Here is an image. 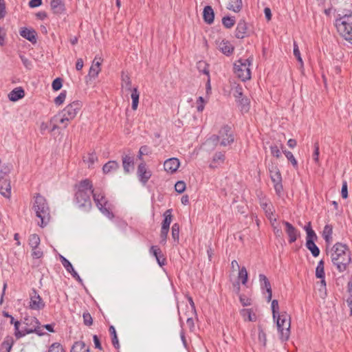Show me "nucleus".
Masks as SVG:
<instances>
[{
    "label": "nucleus",
    "instance_id": "11",
    "mask_svg": "<svg viewBox=\"0 0 352 352\" xmlns=\"http://www.w3.org/2000/svg\"><path fill=\"white\" fill-rule=\"evenodd\" d=\"M45 306V303L37 293V292L33 289L30 294V300L29 302V307L32 310L40 311L43 309Z\"/></svg>",
    "mask_w": 352,
    "mask_h": 352
},
{
    "label": "nucleus",
    "instance_id": "38",
    "mask_svg": "<svg viewBox=\"0 0 352 352\" xmlns=\"http://www.w3.org/2000/svg\"><path fill=\"white\" fill-rule=\"evenodd\" d=\"M280 148L282 149L283 153L285 154L287 159L291 162L292 166L294 168H298V162H297V160L295 159L292 153L289 151L284 150L283 146L282 144L280 146Z\"/></svg>",
    "mask_w": 352,
    "mask_h": 352
},
{
    "label": "nucleus",
    "instance_id": "59",
    "mask_svg": "<svg viewBox=\"0 0 352 352\" xmlns=\"http://www.w3.org/2000/svg\"><path fill=\"white\" fill-rule=\"evenodd\" d=\"M43 255V252L38 248H32V256L34 258H40Z\"/></svg>",
    "mask_w": 352,
    "mask_h": 352
},
{
    "label": "nucleus",
    "instance_id": "56",
    "mask_svg": "<svg viewBox=\"0 0 352 352\" xmlns=\"http://www.w3.org/2000/svg\"><path fill=\"white\" fill-rule=\"evenodd\" d=\"M198 69L201 71L204 74L209 76L208 65L205 62H199Z\"/></svg>",
    "mask_w": 352,
    "mask_h": 352
},
{
    "label": "nucleus",
    "instance_id": "39",
    "mask_svg": "<svg viewBox=\"0 0 352 352\" xmlns=\"http://www.w3.org/2000/svg\"><path fill=\"white\" fill-rule=\"evenodd\" d=\"M109 331L112 337L111 338H112V344H113V346L116 349H119L120 344H119L118 338V336L116 334V331L115 327L112 325L110 326Z\"/></svg>",
    "mask_w": 352,
    "mask_h": 352
},
{
    "label": "nucleus",
    "instance_id": "60",
    "mask_svg": "<svg viewBox=\"0 0 352 352\" xmlns=\"http://www.w3.org/2000/svg\"><path fill=\"white\" fill-rule=\"evenodd\" d=\"M6 13L5 0H0V19L4 18Z\"/></svg>",
    "mask_w": 352,
    "mask_h": 352
},
{
    "label": "nucleus",
    "instance_id": "21",
    "mask_svg": "<svg viewBox=\"0 0 352 352\" xmlns=\"http://www.w3.org/2000/svg\"><path fill=\"white\" fill-rule=\"evenodd\" d=\"M203 18L204 21L208 24H212L214 22V13L210 6H206L204 8Z\"/></svg>",
    "mask_w": 352,
    "mask_h": 352
},
{
    "label": "nucleus",
    "instance_id": "50",
    "mask_svg": "<svg viewBox=\"0 0 352 352\" xmlns=\"http://www.w3.org/2000/svg\"><path fill=\"white\" fill-rule=\"evenodd\" d=\"M48 352H65V351L60 343L55 342L50 346Z\"/></svg>",
    "mask_w": 352,
    "mask_h": 352
},
{
    "label": "nucleus",
    "instance_id": "51",
    "mask_svg": "<svg viewBox=\"0 0 352 352\" xmlns=\"http://www.w3.org/2000/svg\"><path fill=\"white\" fill-rule=\"evenodd\" d=\"M83 322L86 326H91L93 324V318L89 312H85L82 315Z\"/></svg>",
    "mask_w": 352,
    "mask_h": 352
},
{
    "label": "nucleus",
    "instance_id": "3",
    "mask_svg": "<svg viewBox=\"0 0 352 352\" xmlns=\"http://www.w3.org/2000/svg\"><path fill=\"white\" fill-rule=\"evenodd\" d=\"M32 209L36 217L41 219V222H38V224L42 228L45 226L50 220V207L45 198L40 194H37L34 197Z\"/></svg>",
    "mask_w": 352,
    "mask_h": 352
},
{
    "label": "nucleus",
    "instance_id": "52",
    "mask_svg": "<svg viewBox=\"0 0 352 352\" xmlns=\"http://www.w3.org/2000/svg\"><path fill=\"white\" fill-rule=\"evenodd\" d=\"M66 98V91H62L56 98L54 99V103L56 105L62 104Z\"/></svg>",
    "mask_w": 352,
    "mask_h": 352
},
{
    "label": "nucleus",
    "instance_id": "22",
    "mask_svg": "<svg viewBox=\"0 0 352 352\" xmlns=\"http://www.w3.org/2000/svg\"><path fill=\"white\" fill-rule=\"evenodd\" d=\"M71 121V120H69L67 117L64 116L61 113L55 115L51 118V122H58V124H62L61 127L63 128H66Z\"/></svg>",
    "mask_w": 352,
    "mask_h": 352
},
{
    "label": "nucleus",
    "instance_id": "16",
    "mask_svg": "<svg viewBox=\"0 0 352 352\" xmlns=\"http://www.w3.org/2000/svg\"><path fill=\"white\" fill-rule=\"evenodd\" d=\"M179 160L176 157L166 160L164 163V170L169 173H174L179 167Z\"/></svg>",
    "mask_w": 352,
    "mask_h": 352
},
{
    "label": "nucleus",
    "instance_id": "33",
    "mask_svg": "<svg viewBox=\"0 0 352 352\" xmlns=\"http://www.w3.org/2000/svg\"><path fill=\"white\" fill-rule=\"evenodd\" d=\"M237 102L240 107V109L243 113H247L250 109V100L248 98L243 97L238 99Z\"/></svg>",
    "mask_w": 352,
    "mask_h": 352
},
{
    "label": "nucleus",
    "instance_id": "26",
    "mask_svg": "<svg viewBox=\"0 0 352 352\" xmlns=\"http://www.w3.org/2000/svg\"><path fill=\"white\" fill-rule=\"evenodd\" d=\"M119 168V164L116 161H109L106 163L102 168L104 174L117 170Z\"/></svg>",
    "mask_w": 352,
    "mask_h": 352
},
{
    "label": "nucleus",
    "instance_id": "53",
    "mask_svg": "<svg viewBox=\"0 0 352 352\" xmlns=\"http://www.w3.org/2000/svg\"><path fill=\"white\" fill-rule=\"evenodd\" d=\"M10 168L7 165H3L0 168V180L6 179L5 177L10 173Z\"/></svg>",
    "mask_w": 352,
    "mask_h": 352
},
{
    "label": "nucleus",
    "instance_id": "34",
    "mask_svg": "<svg viewBox=\"0 0 352 352\" xmlns=\"http://www.w3.org/2000/svg\"><path fill=\"white\" fill-rule=\"evenodd\" d=\"M122 87L127 91H132L131 80L129 76L124 72L122 73Z\"/></svg>",
    "mask_w": 352,
    "mask_h": 352
},
{
    "label": "nucleus",
    "instance_id": "36",
    "mask_svg": "<svg viewBox=\"0 0 352 352\" xmlns=\"http://www.w3.org/2000/svg\"><path fill=\"white\" fill-rule=\"evenodd\" d=\"M259 281L261 283V287L265 288L267 292L272 291L271 284L265 275L262 274H259Z\"/></svg>",
    "mask_w": 352,
    "mask_h": 352
},
{
    "label": "nucleus",
    "instance_id": "17",
    "mask_svg": "<svg viewBox=\"0 0 352 352\" xmlns=\"http://www.w3.org/2000/svg\"><path fill=\"white\" fill-rule=\"evenodd\" d=\"M150 253L156 258L157 263L162 267L166 263V259L162 254L160 248L157 245H153L150 248Z\"/></svg>",
    "mask_w": 352,
    "mask_h": 352
},
{
    "label": "nucleus",
    "instance_id": "15",
    "mask_svg": "<svg viewBox=\"0 0 352 352\" xmlns=\"http://www.w3.org/2000/svg\"><path fill=\"white\" fill-rule=\"evenodd\" d=\"M249 36V30L248 28V23L245 20L241 19L236 25L235 30V36L237 38L242 39Z\"/></svg>",
    "mask_w": 352,
    "mask_h": 352
},
{
    "label": "nucleus",
    "instance_id": "32",
    "mask_svg": "<svg viewBox=\"0 0 352 352\" xmlns=\"http://www.w3.org/2000/svg\"><path fill=\"white\" fill-rule=\"evenodd\" d=\"M131 91V97L132 99L131 108L133 110L135 111L138 109V103H139L140 94L136 87L133 88V90Z\"/></svg>",
    "mask_w": 352,
    "mask_h": 352
},
{
    "label": "nucleus",
    "instance_id": "41",
    "mask_svg": "<svg viewBox=\"0 0 352 352\" xmlns=\"http://www.w3.org/2000/svg\"><path fill=\"white\" fill-rule=\"evenodd\" d=\"M238 278L241 280L243 285H245L247 283L248 275L245 267H242L239 270Z\"/></svg>",
    "mask_w": 352,
    "mask_h": 352
},
{
    "label": "nucleus",
    "instance_id": "5",
    "mask_svg": "<svg viewBox=\"0 0 352 352\" xmlns=\"http://www.w3.org/2000/svg\"><path fill=\"white\" fill-rule=\"evenodd\" d=\"M253 61V57L248 58H240L234 64V72L242 81H246L251 78V69L250 68Z\"/></svg>",
    "mask_w": 352,
    "mask_h": 352
},
{
    "label": "nucleus",
    "instance_id": "29",
    "mask_svg": "<svg viewBox=\"0 0 352 352\" xmlns=\"http://www.w3.org/2000/svg\"><path fill=\"white\" fill-rule=\"evenodd\" d=\"M70 352H89V349L86 347L84 342L78 341L74 344Z\"/></svg>",
    "mask_w": 352,
    "mask_h": 352
},
{
    "label": "nucleus",
    "instance_id": "49",
    "mask_svg": "<svg viewBox=\"0 0 352 352\" xmlns=\"http://www.w3.org/2000/svg\"><path fill=\"white\" fill-rule=\"evenodd\" d=\"M272 310L273 318L275 320L276 318V315L280 314V313H279V306H278V302L277 300H273L272 301Z\"/></svg>",
    "mask_w": 352,
    "mask_h": 352
},
{
    "label": "nucleus",
    "instance_id": "57",
    "mask_svg": "<svg viewBox=\"0 0 352 352\" xmlns=\"http://www.w3.org/2000/svg\"><path fill=\"white\" fill-rule=\"evenodd\" d=\"M270 151L271 154L276 158H279L281 156V153L277 145H272L270 146Z\"/></svg>",
    "mask_w": 352,
    "mask_h": 352
},
{
    "label": "nucleus",
    "instance_id": "1",
    "mask_svg": "<svg viewBox=\"0 0 352 352\" xmlns=\"http://www.w3.org/2000/svg\"><path fill=\"white\" fill-rule=\"evenodd\" d=\"M74 200L79 208L89 210L91 207L90 195L93 193V185L90 180H82L76 185Z\"/></svg>",
    "mask_w": 352,
    "mask_h": 352
},
{
    "label": "nucleus",
    "instance_id": "30",
    "mask_svg": "<svg viewBox=\"0 0 352 352\" xmlns=\"http://www.w3.org/2000/svg\"><path fill=\"white\" fill-rule=\"evenodd\" d=\"M13 343L12 338L7 337L1 344L0 352H10Z\"/></svg>",
    "mask_w": 352,
    "mask_h": 352
},
{
    "label": "nucleus",
    "instance_id": "46",
    "mask_svg": "<svg viewBox=\"0 0 352 352\" xmlns=\"http://www.w3.org/2000/svg\"><path fill=\"white\" fill-rule=\"evenodd\" d=\"M172 237L175 241L178 242L179 236V225L177 223L172 226Z\"/></svg>",
    "mask_w": 352,
    "mask_h": 352
},
{
    "label": "nucleus",
    "instance_id": "31",
    "mask_svg": "<svg viewBox=\"0 0 352 352\" xmlns=\"http://www.w3.org/2000/svg\"><path fill=\"white\" fill-rule=\"evenodd\" d=\"M122 166L126 173L130 172V167L133 166V158L129 155L122 157Z\"/></svg>",
    "mask_w": 352,
    "mask_h": 352
},
{
    "label": "nucleus",
    "instance_id": "24",
    "mask_svg": "<svg viewBox=\"0 0 352 352\" xmlns=\"http://www.w3.org/2000/svg\"><path fill=\"white\" fill-rule=\"evenodd\" d=\"M25 92L23 88L16 87L8 95L9 99L11 101H17L18 100L23 98Z\"/></svg>",
    "mask_w": 352,
    "mask_h": 352
},
{
    "label": "nucleus",
    "instance_id": "4",
    "mask_svg": "<svg viewBox=\"0 0 352 352\" xmlns=\"http://www.w3.org/2000/svg\"><path fill=\"white\" fill-rule=\"evenodd\" d=\"M338 33L352 44V12H349L336 20Z\"/></svg>",
    "mask_w": 352,
    "mask_h": 352
},
{
    "label": "nucleus",
    "instance_id": "42",
    "mask_svg": "<svg viewBox=\"0 0 352 352\" xmlns=\"http://www.w3.org/2000/svg\"><path fill=\"white\" fill-rule=\"evenodd\" d=\"M316 276L318 278H324V262L322 260L319 261L316 267Z\"/></svg>",
    "mask_w": 352,
    "mask_h": 352
},
{
    "label": "nucleus",
    "instance_id": "54",
    "mask_svg": "<svg viewBox=\"0 0 352 352\" xmlns=\"http://www.w3.org/2000/svg\"><path fill=\"white\" fill-rule=\"evenodd\" d=\"M101 71L100 68H98L97 67H95L91 65L89 71V76L91 78H95L98 76V74Z\"/></svg>",
    "mask_w": 352,
    "mask_h": 352
},
{
    "label": "nucleus",
    "instance_id": "10",
    "mask_svg": "<svg viewBox=\"0 0 352 352\" xmlns=\"http://www.w3.org/2000/svg\"><path fill=\"white\" fill-rule=\"evenodd\" d=\"M82 107L81 102L78 100L74 101L69 104L65 108L60 112L69 118V120H74L76 116L78 111Z\"/></svg>",
    "mask_w": 352,
    "mask_h": 352
},
{
    "label": "nucleus",
    "instance_id": "23",
    "mask_svg": "<svg viewBox=\"0 0 352 352\" xmlns=\"http://www.w3.org/2000/svg\"><path fill=\"white\" fill-rule=\"evenodd\" d=\"M50 6L54 14H60L65 11V5L62 0L51 1Z\"/></svg>",
    "mask_w": 352,
    "mask_h": 352
},
{
    "label": "nucleus",
    "instance_id": "58",
    "mask_svg": "<svg viewBox=\"0 0 352 352\" xmlns=\"http://www.w3.org/2000/svg\"><path fill=\"white\" fill-rule=\"evenodd\" d=\"M52 89L55 91L59 90L62 87V80L60 78H57L52 82Z\"/></svg>",
    "mask_w": 352,
    "mask_h": 352
},
{
    "label": "nucleus",
    "instance_id": "18",
    "mask_svg": "<svg viewBox=\"0 0 352 352\" xmlns=\"http://www.w3.org/2000/svg\"><path fill=\"white\" fill-rule=\"evenodd\" d=\"M20 35L32 43H36V32L33 29L23 28L20 30Z\"/></svg>",
    "mask_w": 352,
    "mask_h": 352
},
{
    "label": "nucleus",
    "instance_id": "55",
    "mask_svg": "<svg viewBox=\"0 0 352 352\" xmlns=\"http://www.w3.org/2000/svg\"><path fill=\"white\" fill-rule=\"evenodd\" d=\"M175 189L177 192L180 194L184 192L186 189L185 182L183 181L177 182L175 185Z\"/></svg>",
    "mask_w": 352,
    "mask_h": 352
},
{
    "label": "nucleus",
    "instance_id": "62",
    "mask_svg": "<svg viewBox=\"0 0 352 352\" xmlns=\"http://www.w3.org/2000/svg\"><path fill=\"white\" fill-rule=\"evenodd\" d=\"M225 160V155L221 152L216 153L213 157L214 162H223Z\"/></svg>",
    "mask_w": 352,
    "mask_h": 352
},
{
    "label": "nucleus",
    "instance_id": "64",
    "mask_svg": "<svg viewBox=\"0 0 352 352\" xmlns=\"http://www.w3.org/2000/svg\"><path fill=\"white\" fill-rule=\"evenodd\" d=\"M341 195L344 199H346L348 197L347 183L346 181L342 182Z\"/></svg>",
    "mask_w": 352,
    "mask_h": 352
},
{
    "label": "nucleus",
    "instance_id": "9",
    "mask_svg": "<svg viewBox=\"0 0 352 352\" xmlns=\"http://www.w3.org/2000/svg\"><path fill=\"white\" fill-rule=\"evenodd\" d=\"M210 140H212L213 142L221 140L220 144L223 146H226L234 142V136L231 127L228 125L223 126L220 129L219 135H213L210 138Z\"/></svg>",
    "mask_w": 352,
    "mask_h": 352
},
{
    "label": "nucleus",
    "instance_id": "63",
    "mask_svg": "<svg viewBox=\"0 0 352 352\" xmlns=\"http://www.w3.org/2000/svg\"><path fill=\"white\" fill-rule=\"evenodd\" d=\"M169 232L168 229L164 230V228H161V232H160V239H161V243H165L166 241L168 233Z\"/></svg>",
    "mask_w": 352,
    "mask_h": 352
},
{
    "label": "nucleus",
    "instance_id": "37",
    "mask_svg": "<svg viewBox=\"0 0 352 352\" xmlns=\"http://www.w3.org/2000/svg\"><path fill=\"white\" fill-rule=\"evenodd\" d=\"M261 207L265 211V213L268 219H270V216L273 215L274 213V207L270 203L267 202H261Z\"/></svg>",
    "mask_w": 352,
    "mask_h": 352
},
{
    "label": "nucleus",
    "instance_id": "35",
    "mask_svg": "<svg viewBox=\"0 0 352 352\" xmlns=\"http://www.w3.org/2000/svg\"><path fill=\"white\" fill-rule=\"evenodd\" d=\"M306 247L308 250H309L314 257H316L320 254V250L315 244L314 241L307 240L306 241Z\"/></svg>",
    "mask_w": 352,
    "mask_h": 352
},
{
    "label": "nucleus",
    "instance_id": "8",
    "mask_svg": "<svg viewBox=\"0 0 352 352\" xmlns=\"http://www.w3.org/2000/svg\"><path fill=\"white\" fill-rule=\"evenodd\" d=\"M23 324V329L25 336L32 333H36L38 336L44 335V332L41 331V323L36 318L33 316L25 317Z\"/></svg>",
    "mask_w": 352,
    "mask_h": 352
},
{
    "label": "nucleus",
    "instance_id": "12",
    "mask_svg": "<svg viewBox=\"0 0 352 352\" xmlns=\"http://www.w3.org/2000/svg\"><path fill=\"white\" fill-rule=\"evenodd\" d=\"M93 199L94 202L96 203L98 209L102 211L103 213H109V210L106 208V205L107 204V199L104 195L102 192H98L97 191L93 190L92 193Z\"/></svg>",
    "mask_w": 352,
    "mask_h": 352
},
{
    "label": "nucleus",
    "instance_id": "61",
    "mask_svg": "<svg viewBox=\"0 0 352 352\" xmlns=\"http://www.w3.org/2000/svg\"><path fill=\"white\" fill-rule=\"evenodd\" d=\"M313 159L315 162H319V144L318 142L314 144V152L313 153Z\"/></svg>",
    "mask_w": 352,
    "mask_h": 352
},
{
    "label": "nucleus",
    "instance_id": "47",
    "mask_svg": "<svg viewBox=\"0 0 352 352\" xmlns=\"http://www.w3.org/2000/svg\"><path fill=\"white\" fill-rule=\"evenodd\" d=\"M294 55L298 60V63H300V66L302 67L303 65V61L300 56V52L298 49V46L296 41L294 42Z\"/></svg>",
    "mask_w": 352,
    "mask_h": 352
},
{
    "label": "nucleus",
    "instance_id": "2",
    "mask_svg": "<svg viewBox=\"0 0 352 352\" xmlns=\"http://www.w3.org/2000/svg\"><path fill=\"white\" fill-rule=\"evenodd\" d=\"M331 261L340 272L345 271L351 261L348 247L341 243H336L332 248Z\"/></svg>",
    "mask_w": 352,
    "mask_h": 352
},
{
    "label": "nucleus",
    "instance_id": "19",
    "mask_svg": "<svg viewBox=\"0 0 352 352\" xmlns=\"http://www.w3.org/2000/svg\"><path fill=\"white\" fill-rule=\"evenodd\" d=\"M0 193L5 197H10L11 185L9 179L0 180Z\"/></svg>",
    "mask_w": 352,
    "mask_h": 352
},
{
    "label": "nucleus",
    "instance_id": "48",
    "mask_svg": "<svg viewBox=\"0 0 352 352\" xmlns=\"http://www.w3.org/2000/svg\"><path fill=\"white\" fill-rule=\"evenodd\" d=\"M14 330H15L14 335L17 338H20L23 336H25V333L23 332V329H22L21 330H19L20 322L19 321L16 320L14 322Z\"/></svg>",
    "mask_w": 352,
    "mask_h": 352
},
{
    "label": "nucleus",
    "instance_id": "45",
    "mask_svg": "<svg viewBox=\"0 0 352 352\" xmlns=\"http://www.w3.org/2000/svg\"><path fill=\"white\" fill-rule=\"evenodd\" d=\"M222 23L225 28H231L235 23V19L234 17L224 16L222 19Z\"/></svg>",
    "mask_w": 352,
    "mask_h": 352
},
{
    "label": "nucleus",
    "instance_id": "44",
    "mask_svg": "<svg viewBox=\"0 0 352 352\" xmlns=\"http://www.w3.org/2000/svg\"><path fill=\"white\" fill-rule=\"evenodd\" d=\"M60 261L62 265L66 269V270L69 272L71 274L74 273V269L72 265V263L64 256H60Z\"/></svg>",
    "mask_w": 352,
    "mask_h": 352
},
{
    "label": "nucleus",
    "instance_id": "25",
    "mask_svg": "<svg viewBox=\"0 0 352 352\" xmlns=\"http://www.w3.org/2000/svg\"><path fill=\"white\" fill-rule=\"evenodd\" d=\"M333 226L327 224L324 226L322 231V237L328 244L332 242Z\"/></svg>",
    "mask_w": 352,
    "mask_h": 352
},
{
    "label": "nucleus",
    "instance_id": "20",
    "mask_svg": "<svg viewBox=\"0 0 352 352\" xmlns=\"http://www.w3.org/2000/svg\"><path fill=\"white\" fill-rule=\"evenodd\" d=\"M219 50L225 55L230 56L234 51V46L228 41L223 40L219 43Z\"/></svg>",
    "mask_w": 352,
    "mask_h": 352
},
{
    "label": "nucleus",
    "instance_id": "6",
    "mask_svg": "<svg viewBox=\"0 0 352 352\" xmlns=\"http://www.w3.org/2000/svg\"><path fill=\"white\" fill-rule=\"evenodd\" d=\"M276 326L279 338L282 341H287L290 336L291 318L286 312L276 315Z\"/></svg>",
    "mask_w": 352,
    "mask_h": 352
},
{
    "label": "nucleus",
    "instance_id": "43",
    "mask_svg": "<svg viewBox=\"0 0 352 352\" xmlns=\"http://www.w3.org/2000/svg\"><path fill=\"white\" fill-rule=\"evenodd\" d=\"M97 160L98 157L94 152L88 153V155L84 157V162L88 164L89 167L92 166Z\"/></svg>",
    "mask_w": 352,
    "mask_h": 352
},
{
    "label": "nucleus",
    "instance_id": "40",
    "mask_svg": "<svg viewBox=\"0 0 352 352\" xmlns=\"http://www.w3.org/2000/svg\"><path fill=\"white\" fill-rule=\"evenodd\" d=\"M40 237L36 234H31L29 237V245L31 248H38L40 244Z\"/></svg>",
    "mask_w": 352,
    "mask_h": 352
},
{
    "label": "nucleus",
    "instance_id": "28",
    "mask_svg": "<svg viewBox=\"0 0 352 352\" xmlns=\"http://www.w3.org/2000/svg\"><path fill=\"white\" fill-rule=\"evenodd\" d=\"M242 0H230L227 8L234 12H239L242 9Z\"/></svg>",
    "mask_w": 352,
    "mask_h": 352
},
{
    "label": "nucleus",
    "instance_id": "14",
    "mask_svg": "<svg viewBox=\"0 0 352 352\" xmlns=\"http://www.w3.org/2000/svg\"><path fill=\"white\" fill-rule=\"evenodd\" d=\"M283 224L285 226V232L289 236V243L295 242L300 236V232L294 227L290 223L283 221Z\"/></svg>",
    "mask_w": 352,
    "mask_h": 352
},
{
    "label": "nucleus",
    "instance_id": "7",
    "mask_svg": "<svg viewBox=\"0 0 352 352\" xmlns=\"http://www.w3.org/2000/svg\"><path fill=\"white\" fill-rule=\"evenodd\" d=\"M268 170L270 172L271 180L274 183V188L276 193L278 196H281L283 190V186L282 184V176L278 166L272 162L269 165Z\"/></svg>",
    "mask_w": 352,
    "mask_h": 352
},
{
    "label": "nucleus",
    "instance_id": "13",
    "mask_svg": "<svg viewBox=\"0 0 352 352\" xmlns=\"http://www.w3.org/2000/svg\"><path fill=\"white\" fill-rule=\"evenodd\" d=\"M137 175L140 182L145 185L151 178L152 173L151 171L146 168V164L142 162L138 165Z\"/></svg>",
    "mask_w": 352,
    "mask_h": 352
},
{
    "label": "nucleus",
    "instance_id": "27",
    "mask_svg": "<svg viewBox=\"0 0 352 352\" xmlns=\"http://www.w3.org/2000/svg\"><path fill=\"white\" fill-rule=\"evenodd\" d=\"M163 215H164V219L162 223V228H164V230H166V229L169 230V227L171 223L172 217H173L172 210L171 209L166 210L164 212Z\"/></svg>",
    "mask_w": 352,
    "mask_h": 352
}]
</instances>
